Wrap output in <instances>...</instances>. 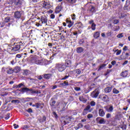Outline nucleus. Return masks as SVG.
I'll list each match as a JSON object with an SVG mask.
<instances>
[{
	"instance_id": "1",
	"label": "nucleus",
	"mask_w": 130,
	"mask_h": 130,
	"mask_svg": "<svg viewBox=\"0 0 130 130\" xmlns=\"http://www.w3.org/2000/svg\"><path fill=\"white\" fill-rule=\"evenodd\" d=\"M75 120V118L73 117L72 116H66L65 117H62L60 118V121L62 125H66V124H68V123H70L71 121H74Z\"/></svg>"
},
{
	"instance_id": "2",
	"label": "nucleus",
	"mask_w": 130,
	"mask_h": 130,
	"mask_svg": "<svg viewBox=\"0 0 130 130\" xmlns=\"http://www.w3.org/2000/svg\"><path fill=\"white\" fill-rule=\"evenodd\" d=\"M38 20H39L38 22H36V26L37 27H41L43 24H47V21L48 19H47V17L45 15H42L40 17H38Z\"/></svg>"
},
{
	"instance_id": "3",
	"label": "nucleus",
	"mask_w": 130,
	"mask_h": 130,
	"mask_svg": "<svg viewBox=\"0 0 130 130\" xmlns=\"http://www.w3.org/2000/svg\"><path fill=\"white\" fill-rule=\"evenodd\" d=\"M24 48H25V45H24V44L22 43V41H20L13 47V51H14V52H17V51L20 52V51H22Z\"/></svg>"
},
{
	"instance_id": "4",
	"label": "nucleus",
	"mask_w": 130,
	"mask_h": 130,
	"mask_svg": "<svg viewBox=\"0 0 130 130\" xmlns=\"http://www.w3.org/2000/svg\"><path fill=\"white\" fill-rule=\"evenodd\" d=\"M29 40H30V35H27L26 32L23 33L22 34L21 41H20L22 42L23 45H25V44L27 45L29 42Z\"/></svg>"
},
{
	"instance_id": "5",
	"label": "nucleus",
	"mask_w": 130,
	"mask_h": 130,
	"mask_svg": "<svg viewBox=\"0 0 130 130\" xmlns=\"http://www.w3.org/2000/svg\"><path fill=\"white\" fill-rule=\"evenodd\" d=\"M55 69L58 72H63L66 70V68L64 64H63V63H61L56 64Z\"/></svg>"
},
{
	"instance_id": "6",
	"label": "nucleus",
	"mask_w": 130,
	"mask_h": 130,
	"mask_svg": "<svg viewBox=\"0 0 130 130\" xmlns=\"http://www.w3.org/2000/svg\"><path fill=\"white\" fill-rule=\"evenodd\" d=\"M25 52L29 54H37V48L36 47H31L30 48H27L25 50Z\"/></svg>"
},
{
	"instance_id": "7",
	"label": "nucleus",
	"mask_w": 130,
	"mask_h": 130,
	"mask_svg": "<svg viewBox=\"0 0 130 130\" xmlns=\"http://www.w3.org/2000/svg\"><path fill=\"white\" fill-rule=\"evenodd\" d=\"M95 120L96 122L99 123V124H106V120H105V119H104V118L99 117L95 119Z\"/></svg>"
},
{
	"instance_id": "8",
	"label": "nucleus",
	"mask_w": 130,
	"mask_h": 130,
	"mask_svg": "<svg viewBox=\"0 0 130 130\" xmlns=\"http://www.w3.org/2000/svg\"><path fill=\"white\" fill-rule=\"evenodd\" d=\"M91 108V106L90 105H87L85 108L83 110L82 114V115H87L88 113L91 112V110L90 109Z\"/></svg>"
},
{
	"instance_id": "9",
	"label": "nucleus",
	"mask_w": 130,
	"mask_h": 130,
	"mask_svg": "<svg viewBox=\"0 0 130 130\" xmlns=\"http://www.w3.org/2000/svg\"><path fill=\"white\" fill-rule=\"evenodd\" d=\"M100 99L102 100L103 102H109V98L106 94H102L100 95Z\"/></svg>"
},
{
	"instance_id": "10",
	"label": "nucleus",
	"mask_w": 130,
	"mask_h": 130,
	"mask_svg": "<svg viewBox=\"0 0 130 130\" xmlns=\"http://www.w3.org/2000/svg\"><path fill=\"white\" fill-rule=\"evenodd\" d=\"M44 106V103H35V104L32 105V107H35L36 109L40 108L41 109H43V106Z\"/></svg>"
},
{
	"instance_id": "11",
	"label": "nucleus",
	"mask_w": 130,
	"mask_h": 130,
	"mask_svg": "<svg viewBox=\"0 0 130 130\" xmlns=\"http://www.w3.org/2000/svg\"><path fill=\"white\" fill-rule=\"evenodd\" d=\"M67 106V104L66 103H62L60 105V107L58 108V110L60 112H63L66 111V107Z\"/></svg>"
},
{
	"instance_id": "12",
	"label": "nucleus",
	"mask_w": 130,
	"mask_h": 130,
	"mask_svg": "<svg viewBox=\"0 0 130 130\" xmlns=\"http://www.w3.org/2000/svg\"><path fill=\"white\" fill-rule=\"evenodd\" d=\"M42 7L44 9H46L47 10H49V9L51 8V5H50V3H49V2L44 1L43 3Z\"/></svg>"
},
{
	"instance_id": "13",
	"label": "nucleus",
	"mask_w": 130,
	"mask_h": 130,
	"mask_svg": "<svg viewBox=\"0 0 130 130\" xmlns=\"http://www.w3.org/2000/svg\"><path fill=\"white\" fill-rule=\"evenodd\" d=\"M21 17L22 11H15L14 12V18L15 19H17V20H19V19H21Z\"/></svg>"
},
{
	"instance_id": "14",
	"label": "nucleus",
	"mask_w": 130,
	"mask_h": 130,
	"mask_svg": "<svg viewBox=\"0 0 130 130\" xmlns=\"http://www.w3.org/2000/svg\"><path fill=\"white\" fill-rule=\"evenodd\" d=\"M5 51H7V52H9V53H13L14 51V47H11V46H6V48L4 49Z\"/></svg>"
},
{
	"instance_id": "15",
	"label": "nucleus",
	"mask_w": 130,
	"mask_h": 130,
	"mask_svg": "<svg viewBox=\"0 0 130 130\" xmlns=\"http://www.w3.org/2000/svg\"><path fill=\"white\" fill-rule=\"evenodd\" d=\"M64 66H65V68H70V67H72V60L69 59H66Z\"/></svg>"
},
{
	"instance_id": "16",
	"label": "nucleus",
	"mask_w": 130,
	"mask_h": 130,
	"mask_svg": "<svg viewBox=\"0 0 130 130\" xmlns=\"http://www.w3.org/2000/svg\"><path fill=\"white\" fill-rule=\"evenodd\" d=\"M66 23L67 24H68V27H69V28H71V27L74 25V22H72V20H71V19L70 18H67Z\"/></svg>"
},
{
	"instance_id": "17",
	"label": "nucleus",
	"mask_w": 130,
	"mask_h": 130,
	"mask_svg": "<svg viewBox=\"0 0 130 130\" xmlns=\"http://www.w3.org/2000/svg\"><path fill=\"white\" fill-rule=\"evenodd\" d=\"M128 75V70H125L120 73L121 77L126 78Z\"/></svg>"
},
{
	"instance_id": "18",
	"label": "nucleus",
	"mask_w": 130,
	"mask_h": 130,
	"mask_svg": "<svg viewBox=\"0 0 130 130\" xmlns=\"http://www.w3.org/2000/svg\"><path fill=\"white\" fill-rule=\"evenodd\" d=\"M79 100L83 103H87L88 101V100L85 96L82 95L79 96Z\"/></svg>"
},
{
	"instance_id": "19",
	"label": "nucleus",
	"mask_w": 130,
	"mask_h": 130,
	"mask_svg": "<svg viewBox=\"0 0 130 130\" xmlns=\"http://www.w3.org/2000/svg\"><path fill=\"white\" fill-rule=\"evenodd\" d=\"M56 103V101L54 100V98H52L51 99L49 104L51 107H54L55 106V104Z\"/></svg>"
},
{
	"instance_id": "20",
	"label": "nucleus",
	"mask_w": 130,
	"mask_h": 130,
	"mask_svg": "<svg viewBox=\"0 0 130 130\" xmlns=\"http://www.w3.org/2000/svg\"><path fill=\"white\" fill-rule=\"evenodd\" d=\"M6 72L8 75H11V74H13L14 73V69L11 67H7L6 68Z\"/></svg>"
},
{
	"instance_id": "21",
	"label": "nucleus",
	"mask_w": 130,
	"mask_h": 130,
	"mask_svg": "<svg viewBox=\"0 0 130 130\" xmlns=\"http://www.w3.org/2000/svg\"><path fill=\"white\" fill-rule=\"evenodd\" d=\"M99 115L101 116V117H103L105 116V112H104L103 109H100L99 110Z\"/></svg>"
},
{
	"instance_id": "22",
	"label": "nucleus",
	"mask_w": 130,
	"mask_h": 130,
	"mask_svg": "<svg viewBox=\"0 0 130 130\" xmlns=\"http://www.w3.org/2000/svg\"><path fill=\"white\" fill-rule=\"evenodd\" d=\"M105 109H106V111L107 112H113V109L114 108H113V106H111L108 108H107V106L104 107Z\"/></svg>"
},
{
	"instance_id": "23",
	"label": "nucleus",
	"mask_w": 130,
	"mask_h": 130,
	"mask_svg": "<svg viewBox=\"0 0 130 130\" xmlns=\"http://www.w3.org/2000/svg\"><path fill=\"white\" fill-rule=\"evenodd\" d=\"M88 10L91 13H95L96 12V8L93 5H89L88 7Z\"/></svg>"
},
{
	"instance_id": "24",
	"label": "nucleus",
	"mask_w": 130,
	"mask_h": 130,
	"mask_svg": "<svg viewBox=\"0 0 130 130\" xmlns=\"http://www.w3.org/2000/svg\"><path fill=\"white\" fill-rule=\"evenodd\" d=\"M62 9V6L61 5L58 6L55 8V13L56 14H59Z\"/></svg>"
},
{
	"instance_id": "25",
	"label": "nucleus",
	"mask_w": 130,
	"mask_h": 130,
	"mask_svg": "<svg viewBox=\"0 0 130 130\" xmlns=\"http://www.w3.org/2000/svg\"><path fill=\"white\" fill-rule=\"evenodd\" d=\"M14 3L15 6H18L19 7L21 6L22 4V0H14Z\"/></svg>"
},
{
	"instance_id": "26",
	"label": "nucleus",
	"mask_w": 130,
	"mask_h": 130,
	"mask_svg": "<svg viewBox=\"0 0 130 130\" xmlns=\"http://www.w3.org/2000/svg\"><path fill=\"white\" fill-rule=\"evenodd\" d=\"M44 79L46 80H49L51 77H52V74H45L43 75Z\"/></svg>"
},
{
	"instance_id": "27",
	"label": "nucleus",
	"mask_w": 130,
	"mask_h": 130,
	"mask_svg": "<svg viewBox=\"0 0 130 130\" xmlns=\"http://www.w3.org/2000/svg\"><path fill=\"white\" fill-rule=\"evenodd\" d=\"M41 50L42 54H44V55H49V53L48 52V50L45 48H43Z\"/></svg>"
},
{
	"instance_id": "28",
	"label": "nucleus",
	"mask_w": 130,
	"mask_h": 130,
	"mask_svg": "<svg viewBox=\"0 0 130 130\" xmlns=\"http://www.w3.org/2000/svg\"><path fill=\"white\" fill-rule=\"evenodd\" d=\"M76 52L77 53H82V52H84V48L82 47H77L76 49Z\"/></svg>"
},
{
	"instance_id": "29",
	"label": "nucleus",
	"mask_w": 130,
	"mask_h": 130,
	"mask_svg": "<svg viewBox=\"0 0 130 130\" xmlns=\"http://www.w3.org/2000/svg\"><path fill=\"white\" fill-rule=\"evenodd\" d=\"M29 90H30V89L27 87H23L19 90L20 92H22V93L29 92Z\"/></svg>"
},
{
	"instance_id": "30",
	"label": "nucleus",
	"mask_w": 130,
	"mask_h": 130,
	"mask_svg": "<svg viewBox=\"0 0 130 130\" xmlns=\"http://www.w3.org/2000/svg\"><path fill=\"white\" fill-rule=\"evenodd\" d=\"M29 92H30L31 94H40L41 93L40 90H35L32 89H29Z\"/></svg>"
},
{
	"instance_id": "31",
	"label": "nucleus",
	"mask_w": 130,
	"mask_h": 130,
	"mask_svg": "<svg viewBox=\"0 0 130 130\" xmlns=\"http://www.w3.org/2000/svg\"><path fill=\"white\" fill-rule=\"evenodd\" d=\"M129 5H130V1L126 0L125 5L124 6V10H127V8L129 7Z\"/></svg>"
},
{
	"instance_id": "32",
	"label": "nucleus",
	"mask_w": 130,
	"mask_h": 130,
	"mask_svg": "<svg viewBox=\"0 0 130 130\" xmlns=\"http://www.w3.org/2000/svg\"><path fill=\"white\" fill-rule=\"evenodd\" d=\"M38 120L41 123H42V122H45V121H46V116L43 115V117L39 118Z\"/></svg>"
},
{
	"instance_id": "33",
	"label": "nucleus",
	"mask_w": 130,
	"mask_h": 130,
	"mask_svg": "<svg viewBox=\"0 0 130 130\" xmlns=\"http://www.w3.org/2000/svg\"><path fill=\"white\" fill-rule=\"evenodd\" d=\"M93 37L95 39H98L100 37V32L96 31L93 35Z\"/></svg>"
},
{
	"instance_id": "34",
	"label": "nucleus",
	"mask_w": 130,
	"mask_h": 130,
	"mask_svg": "<svg viewBox=\"0 0 130 130\" xmlns=\"http://www.w3.org/2000/svg\"><path fill=\"white\" fill-rule=\"evenodd\" d=\"M111 90H112V88L111 87H107L105 88V93H110L111 92Z\"/></svg>"
},
{
	"instance_id": "35",
	"label": "nucleus",
	"mask_w": 130,
	"mask_h": 130,
	"mask_svg": "<svg viewBox=\"0 0 130 130\" xmlns=\"http://www.w3.org/2000/svg\"><path fill=\"white\" fill-rule=\"evenodd\" d=\"M66 2H67L68 4H69V5H74L75 3H77V0H66Z\"/></svg>"
},
{
	"instance_id": "36",
	"label": "nucleus",
	"mask_w": 130,
	"mask_h": 130,
	"mask_svg": "<svg viewBox=\"0 0 130 130\" xmlns=\"http://www.w3.org/2000/svg\"><path fill=\"white\" fill-rule=\"evenodd\" d=\"M20 68L16 67L13 69V73H15V74H18L19 72H20Z\"/></svg>"
},
{
	"instance_id": "37",
	"label": "nucleus",
	"mask_w": 130,
	"mask_h": 130,
	"mask_svg": "<svg viewBox=\"0 0 130 130\" xmlns=\"http://www.w3.org/2000/svg\"><path fill=\"white\" fill-rule=\"evenodd\" d=\"M60 86H61V87H66V86H69V82L64 81L63 83H60Z\"/></svg>"
},
{
	"instance_id": "38",
	"label": "nucleus",
	"mask_w": 130,
	"mask_h": 130,
	"mask_svg": "<svg viewBox=\"0 0 130 130\" xmlns=\"http://www.w3.org/2000/svg\"><path fill=\"white\" fill-rule=\"evenodd\" d=\"M4 21H5V23H9V22H10L11 21V17L7 16V17H5Z\"/></svg>"
},
{
	"instance_id": "39",
	"label": "nucleus",
	"mask_w": 130,
	"mask_h": 130,
	"mask_svg": "<svg viewBox=\"0 0 130 130\" xmlns=\"http://www.w3.org/2000/svg\"><path fill=\"white\" fill-rule=\"evenodd\" d=\"M105 67H106V64H103L101 66H100L99 69H98V72H99V71H101V70H102V69H103V68H105Z\"/></svg>"
},
{
	"instance_id": "40",
	"label": "nucleus",
	"mask_w": 130,
	"mask_h": 130,
	"mask_svg": "<svg viewBox=\"0 0 130 130\" xmlns=\"http://www.w3.org/2000/svg\"><path fill=\"white\" fill-rule=\"evenodd\" d=\"M113 93L114 94H119V90H117L116 88H114L113 89Z\"/></svg>"
},
{
	"instance_id": "41",
	"label": "nucleus",
	"mask_w": 130,
	"mask_h": 130,
	"mask_svg": "<svg viewBox=\"0 0 130 130\" xmlns=\"http://www.w3.org/2000/svg\"><path fill=\"white\" fill-rule=\"evenodd\" d=\"M91 29L92 31H95V30H96V24L92 23L91 24Z\"/></svg>"
},
{
	"instance_id": "42",
	"label": "nucleus",
	"mask_w": 130,
	"mask_h": 130,
	"mask_svg": "<svg viewBox=\"0 0 130 130\" xmlns=\"http://www.w3.org/2000/svg\"><path fill=\"white\" fill-rule=\"evenodd\" d=\"M4 57H5V54H4V52L1 51L0 52V59H2V58H3Z\"/></svg>"
},
{
	"instance_id": "43",
	"label": "nucleus",
	"mask_w": 130,
	"mask_h": 130,
	"mask_svg": "<svg viewBox=\"0 0 130 130\" xmlns=\"http://www.w3.org/2000/svg\"><path fill=\"white\" fill-rule=\"evenodd\" d=\"M24 83H20V84H19L18 85H16V87L17 88H21V87H23V86H24Z\"/></svg>"
},
{
	"instance_id": "44",
	"label": "nucleus",
	"mask_w": 130,
	"mask_h": 130,
	"mask_svg": "<svg viewBox=\"0 0 130 130\" xmlns=\"http://www.w3.org/2000/svg\"><path fill=\"white\" fill-rule=\"evenodd\" d=\"M11 103H17L18 104H19V103H20V101H19L18 100H13L11 101Z\"/></svg>"
},
{
	"instance_id": "45",
	"label": "nucleus",
	"mask_w": 130,
	"mask_h": 130,
	"mask_svg": "<svg viewBox=\"0 0 130 130\" xmlns=\"http://www.w3.org/2000/svg\"><path fill=\"white\" fill-rule=\"evenodd\" d=\"M126 17V14L125 13H121V16L119 17L120 19H123V18H125Z\"/></svg>"
},
{
	"instance_id": "46",
	"label": "nucleus",
	"mask_w": 130,
	"mask_h": 130,
	"mask_svg": "<svg viewBox=\"0 0 130 130\" xmlns=\"http://www.w3.org/2000/svg\"><path fill=\"white\" fill-rule=\"evenodd\" d=\"M90 106H91L92 107L95 106V105H96V102H94V101H91L90 102Z\"/></svg>"
},
{
	"instance_id": "47",
	"label": "nucleus",
	"mask_w": 130,
	"mask_h": 130,
	"mask_svg": "<svg viewBox=\"0 0 130 130\" xmlns=\"http://www.w3.org/2000/svg\"><path fill=\"white\" fill-rule=\"evenodd\" d=\"M111 72V70H109V69L107 70V72L106 73L104 74V76H108V75H109V74H110Z\"/></svg>"
},
{
	"instance_id": "48",
	"label": "nucleus",
	"mask_w": 130,
	"mask_h": 130,
	"mask_svg": "<svg viewBox=\"0 0 130 130\" xmlns=\"http://www.w3.org/2000/svg\"><path fill=\"white\" fill-rule=\"evenodd\" d=\"M120 29V27H119V26H116L114 27V31H118Z\"/></svg>"
},
{
	"instance_id": "49",
	"label": "nucleus",
	"mask_w": 130,
	"mask_h": 130,
	"mask_svg": "<svg viewBox=\"0 0 130 130\" xmlns=\"http://www.w3.org/2000/svg\"><path fill=\"white\" fill-rule=\"evenodd\" d=\"M119 23V20L118 19H114L113 21V23L115 25H117V24H118Z\"/></svg>"
},
{
	"instance_id": "50",
	"label": "nucleus",
	"mask_w": 130,
	"mask_h": 130,
	"mask_svg": "<svg viewBox=\"0 0 130 130\" xmlns=\"http://www.w3.org/2000/svg\"><path fill=\"white\" fill-rule=\"evenodd\" d=\"M30 128V126L29 125H25L23 126V127H22L23 129H28V128Z\"/></svg>"
},
{
	"instance_id": "51",
	"label": "nucleus",
	"mask_w": 130,
	"mask_h": 130,
	"mask_svg": "<svg viewBox=\"0 0 130 130\" xmlns=\"http://www.w3.org/2000/svg\"><path fill=\"white\" fill-rule=\"evenodd\" d=\"M10 115H11V114L10 113L7 114L6 117H5L6 120H8V119L10 118Z\"/></svg>"
},
{
	"instance_id": "52",
	"label": "nucleus",
	"mask_w": 130,
	"mask_h": 130,
	"mask_svg": "<svg viewBox=\"0 0 130 130\" xmlns=\"http://www.w3.org/2000/svg\"><path fill=\"white\" fill-rule=\"evenodd\" d=\"M26 112H28V113H33V110L31 108H29L28 109L26 110Z\"/></svg>"
},
{
	"instance_id": "53",
	"label": "nucleus",
	"mask_w": 130,
	"mask_h": 130,
	"mask_svg": "<svg viewBox=\"0 0 130 130\" xmlns=\"http://www.w3.org/2000/svg\"><path fill=\"white\" fill-rule=\"evenodd\" d=\"M84 39H81L79 40V44H80V45L81 44H83V43H84Z\"/></svg>"
},
{
	"instance_id": "54",
	"label": "nucleus",
	"mask_w": 130,
	"mask_h": 130,
	"mask_svg": "<svg viewBox=\"0 0 130 130\" xmlns=\"http://www.w3.org/2000/svg\"><path fill=\"white\" fill-rule=\"evenodd\" d=\"M31 44H33V41L32 40H29V42L26 44V45H31Z\"/></svg>"
},
{
	"instance_id": "55",
	"label": "nucleus",
	"mask_w": 130,
	"mask_h": 130,
	"mask_svg": "<svg viewBox=\"0 0 130 130\" xmlns=\"http://www.w3.org/2000/svg\"><path fill=\"white\" fill-rule=\"evenodd\" d=\"M53 115L54 116L55 118H58V116H57V114H56V112H53Z\"/></svg>"
},
{
	"instance_id": "56",
	"label": "nucleus",
	"mask_w": 130,
	"mask_h": 130,
	"mask_svg": "<svg viewBox=\"0 0 130 130\" xmlns=\"http://www.w3.org/2000/svg\"><path fill=\"white\" fill-rule=\"evenodd\" d=\"M74 90H75V91H81V87H75L74 88Z\"/></svg>"
},
{
	"instance_id": "57",
	"label": "nucleus",
	"mask_w": 130,
	"mask_h": 130,
	"mask_svg": "<svg viewBox=\"0 0 130 130\" xmlns=\"http://www.w3.org/2000/svg\"><path fill=\"white\" fill-rule=\"evenodd\" d=\"M117 38H122L123 37V35H122V34H119L117 36Z\"/></svg>"
},
{
	"instance_id": "58",
	"label": "nucleus",
	"mask_w": 130,
	"mask_h": 130,
	"mask_svg": "<svg viewBox=\"0 0 130 130\" xmlns=\"http://www.w3.org/2000/svg\"><path fill=\"white\" fill-rule=\"evenodd\" d=\"M77 127H78V129L82 128V127H83V124L81 123H79L77 124Z\"/></svg>"
},
{
	"instance_id": "59",
	"label": "nucleus",
	"mask_w": 130,
	"mask_h": 130,
	"mask_svg": "<svg viewBox=\"0 0 130 130\" xmlns=\"http://www.w3.org/2000/svg\"><path fill=\"white\" fill-rule=\"evenodd\" d=\"M93 117V115H92V114H88L87 115V118H88V119H90V118H92Z\"/></svg>"
},
{
	"instance_id": "60",
	"label": "nucleus",
	"mask_w": 130,
	"mask_h": 130,
	"mask_svg": "<svg viewBox=\"0 0 130 130\" xmlns=\"http://www.w3.org/2000/svg\"><path fill=\"white\" fill-rule=\"evenodd\" d=\"M106 117V118H110V117H111V114H110V113L107 114Z\"/></svg>"
},
{
	"instance_id": "61",
	"label": "nucleus",
	"mask_w": 130,
	"mask_h": 130,
	"mask_svg": "<svg viewBox=\"0 0 130 130\" xmlns=\"http://www.w3.org/2000/svg\"><path fill=\"white\" fill-rule=\"evenodd\" d=\"M76 74H77V75H80V74L82 73V71H81V70H80L79 69H77L76 70Z\"/></svg>"
},
{
	"instance_id": "62",
	"label": "nucleus",
	"mask_w": 130,
	"mask_h": 130,
	"mask_svg": "<svg viewBox=\"0 0 130 130\" xmlns=\"http://www.w3.org/2000/svg\"><path fill=\"white\" fill-rule=\"evenodd\" d=\"M71 17H72V20H75L76 19V14H72Z\"/></svg>"
},
{
	"instance_id": "63",
	"label": "nucleus",
	"mask_w": 130,
	"mask_h": 130,
	"mask_svg": "<svg viewBox=\"0 0 130 130\" xmlns=\"http://www.w3.org/2000/svg\"><path fill=\"white\" fill-rule=\"evenodd\" d=\"M98 95H99V93H98V92H95V93L93 94V98H97V97H98Z\"/></svg>"
},
{
	"instance_id": "64",
	"label": "nucleus",
	"mask_w": 130,
	"mask_h": 130,
	"mask_svg": "<svg viewBox=\"0 0 130 130\" xmlns=\"http://www.w3.org/2000/svg\"><path fill=\"white\" fill-rule=\"evenodd\" d=\"M3 27H5V22H0V27L3 28Z\"/></svg>"
}]
</instances>
